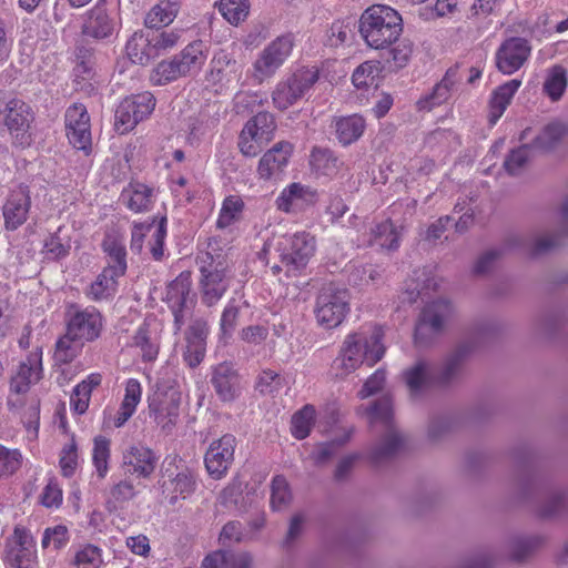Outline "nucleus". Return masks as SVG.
I'll return each instance as SVG.
<instances>
[{
    "label": "nucleus",
    "instance_id": "nucleus-1",
    "mask_svg": "<svg viewBox=\"0 0 568 568\" xmlns=\"http://www.w3.org/2000/svg\"><path fill=\"white\" fill-rule=\"evenodd\" d=\"M384 332L378 326L363 327L348 334L333 362L337 376L345 377L362 364L375 365L385 354L383 344Z\"/></svg>",
    "mask_w": 568,
    "mask_h": 568
},
{
    "label": "nucleus",
    "instance_id": "nucleus-2",
    "mask_svg": "<svg viewBox=\"0 0 568 568\" xmlns=\"http://www.w3.org/2000/svg\"><path fill=\"white\" fill-rule=\"evenodd\" d=\"M316 251V240L306 232H298L292 235H284L277 239L276 243H265L261 255L277 257L280 264L271 266L273 274L285 270L288 276L297 275L306 267Z\"/></svg>",
    "mask_w": 568,
    "mask_h": 568
},
{
    "label": "nucleus",
    "instance_id": "nucleus-3",
    "mask_svg": "<svg viewBox=\"0 0 568 568\" xmlns=\"http://www.w3.org/2000/svg\"><path fill=\"white\" fill-rule=\"evenodd\" d=\"M359 33L373 49H384L394 43L403 32L400 14L386 4L367 8L359 18Z\"/></svg>",
    "mask_w": 568,
    "mask_h": 568
},
{
    "label": "nucleus",
    "instance_id": "nucleus-4",
    "mask_svg": "<svg viewBox=\"0 0 568 568\" xmlns=\"http://www.w3.org/2000/svg\"><path fill=\"white\" fill-rule=\"evenodd\" d=\"M372 427L381 425L385 434L372 448L369 458L373 463H383L395 456L404 445V438L393 424V408L390 398H379L367 412Z\"/></svg>",
    "mask_w": 568,
    "mask_h": 568
},
{
    "label": "nucleus",
    "instance_id": "nucleus-5",
    "mask_svg": "<svg viewBox=\"0 0 568 568\" xmlns=\"http://www.w3.org/2000/svg\"><path fill=\"white\" fill-rule=\"evenodd\" d=\"M320 79L316 67H302L278 81L272 92L276 109L285 111L302 100Z\"/></svg>",
    "mask_w": 568,
    "mask_h": 568
},
{
    "label": "nucleus",
    "instance_id": "nucleus-6",
    "mask_svg": "<svg viewBox=\"0 0 568 568\" xmlns=\"http://www.w3.org/2000/svg\"><path fill=\"white\" fill-rule=\"evenodd\" d=\"M349 311L347 290L328 283L321 287L316 297L315 316L317 323L326 328L337 327Z\"/></svg>",
    "mask_w": 568,
    "mask_h": 568
},
{
    "label": "nucleus",
    "instance_id": "nucleus-7",
    "mask_svg": "<svg viewBox=\"0 0 568 568\" xmlns=\"http://www.w3.org/2000/svg\"><path fill=\"white\" fill-rule=\"evenodd\" d=\"M294 42L292 33L278 36L271 41L253 62V78L258 83L271 79L291 55Z\"/></svg>",
    "mask_w": 568,
    "mask_h": 568
},
{
    "label": "nucleus",
    "instance_id": "nucleus-8",
    "mask_svg": "<svg viewBox=\"0 0 568 568\" xmlns=\"http://www.w3.org/2000/svg\"><path fill=\"white\" fill-rule=\"evenodd\" d=\"M155 102L154 95L148 91L123 99L115 109V130L120 134L133 130L153 112Z\"/></svg>",
    "mask_w": 568,
    "mask_h": 568
},
{
    "label": "nucleus",
    "instance_id": "nucleus-9",
    "mask_svg": "<svg viewBox=\"0 0 568 568\" xmlns=\"http://www.w3.org/2000/svg\"><path fill=\"white\" fill-rule=\"evenodd\" d=\"M452 305L446 300L428 304L422 312L415 328V344L426 346L443 329L445 321L452 314Z\"/></svg>",
    "mask_w": 568,
    "mask_h": 568
},
{
    "label": "nucleus",
    "instance_id": "nucleus-10",
    "mask_svg": "<svg viewBox=\"0 0 568 568\" xmlns=\"http://www.w3.org/2000/svg\"><path fill=\"white\" fill-rule=\"evenodd\" d=\"M102 328L103 317L93 306H72L68 312L67 329L70 336L77 337L80 343L95 341L100 337Z\"/></svg>",
    "mask_w": 568,
    "mask_h": 568
},
{
    "label": "nucleus",
    "instance_id": "nucleus-11",
    "mask_svg": "<svg viewBox=\"0 0 568 568\" xmlns=\"http://www.w3.org/2000/svg\"><path fill=\"white\" fill-rule=\"evenodd\" d=\"M531 43L520 37L505 39L495 53V63L503 74L510 75L517 72L531 55Z\"/></svg>",
    "mask_w": 568,
    "mask_h": 568
},
{
    "label": "nucleus",
    "instance_id": "nucleus-12",
    "mask_svg": "<svg viewBox=\"0 0 568 568\" xmlns=\"http://www.w3.org/2000/svg\"><path fill=\"white\" fill-rule=\"evenodd\" d=\"M235 448L236 438L231 434H225L209 445L204 455V465L210 477L222 479L226 476L234 462Z\"/></svg>",
    "mask_w": 568,
    "mask_h": 568
},
{
    "label": "nucleus",
    "instance_id": "nucleus-13",
    "mask_svg": "<svg viewBox=\"0 0 568 568\" xmlns=\"http://www.w3.org/2000/svg\"><path fill=\"white\" fill-rule=\"evenodd\" d=\"M151 234L149 248L155 261H161L164 256V240L166 237V217L163 216L155 225V220L145 223H134L131 231V251L140 254L143 250V243L146 235Z\"/></svg>",
    "mask_w": 568,
    "mask_h": 568
},
{
    "label": "nucleus",
    "instance_id": "nucleus-14",
    "mask_svg": "<svg viewBox=\"0 0 568 568\" xmlns=\"http://www.w3.org/2000/svg\"><path fill=\"white\" fill-rule=\"evenodd\" d=\"M210 384L223 403H232L241 396V376L232 362L213 365L210 369Z\"/></svg>",
    "mask_w": 568,
    "mask_h": 568
},
{
    "label": "nucleus",
    "instance_id": "nucleus-15",
    "mask_svg": "<svg viewBox=\"0 0 568 568\" xmlns=\"http://www.w3.org/2000/svg\"><path fill=\"white\" fill-rule=\"evenodd\" d=\"M65 131L70 144L77 150L91 149L90 116L81 103L70 105L65 112Z\"/></svg>",
    "mask_w": 568,
    "mask_h": 568
},
{
    "label": "nucleus",
    "instance_id": "nucleus-16",
    "mask_svg": "<svg viewBox=\"0 0 568 568\" xmlns=\"http://www.w3.org/2000/svg\"><path fill=\"white\" fill-rule=\"evenodd\" d=\"M31 207L30 190L27 185L12 189L3 204L2 214L8 230H17L28 219Z\"/></svg>",
    "mask_w": 568,
    "mask_h": 568
},
{
    "label": "nucleus",
    "instance_id": "nucleus-17",
    "mask_svg": "<svg viewBox=\"0 0 568 568\" xmlns=\"http://www.w3.org/2000/svg\"><path fill=\"white\" fill-rule=\"evenodd\" d=\"M118 30L116 20L111 17L105 3L98 2L87 14L82 26L84 36L95 40H110Z\"/></svg>",
    "mask_w": 568,
    "mask_h": 568
},
{
    "label": "nucleus",
    "instance_id": "nucleus-18",
    "mask_svg": "<svg viewBox=\"0 0 568 568\" xmlns=\"http://www.w3.org/2000/svg\"><path fill=\"white\" fill-rule=\"evenodd\" d=\"M317 200L315 190L307 185L294 182L283 189L275 204L277 210L296 214L312 206Z\"/></svg>",
    "mask_w": 568,
    "mask_h": 568
},
{
    "label": "nucleus",
    "instance_id": "nucleus-19",
    "mask_svg": "<svg viewBox=\"0 0 568 568\" xmlns=\"http://www.w3.org/2000/svg\"><path fill=\"white\" fill-rule=\"evenodd\" d=\"M209 325L204 320H195L185 333L186 346L183 353V359L191 368L197 367L206 354V338L209 336Z\"/></svg>",
    "mask_w": 568,
    "mask_h": 568
},
{
    "label": "nucleus",
    "instance_id": "nucleus-20",
    "mask_svg": "<svg viewBox=\"0 0 568 568\" xmlns=\"http://www.w3.org/2000/svg\"><path fill=\"white\" fill-rule=\"evenodd\" d=\"M9 556L12 565L17 568H30V566H37L34 540L30 531L26 528H14Z\"/></svg>",
    "mask_w": 568,
    "mask_h": 568
},
{
    "label": "nucleus",
    "instance_id": "nucleus-21",
    "mask_svg": "<svg viewBox=\"0 0 568 568\" xmlns=\"http://www.w3.org/2000/svg\"><path fill=\"white\" fill-rule=\"evenodd\" d=\"M181 395L172 390L166 393L163 398L150 403V410L153 414L154 422L165 433H171L180 415Z\"/></svg>",
    "mask_w": 568,
    "mask_h": 568
},
{
    "label": "nucleus",
    "instance_id": "nucleus-22",
    "mask_svg": "<svg viewBox=\"0 0 568 568\" xmlns=\"http://www.w3.org/2000/svg\"><path fill=\"white\" fill-rule=\"evenodd\" d=\"M292 152L291 143L284 141L276 143L261 158L257 166L258 176L264 180L277 176L287 165Z\"/></svg>",
    "mask_w": 568,
    "mask_h": 568
},
{
    "label": "nucleus",
    "instance_id": "nucleus-23",
    "mask_svg": "<svg viewBox=\"0 0 568 568\" xmlns=\"http://www.w3.org/2000/svg\"><path fill=\"white\" fill-rule=\"evenodd\" d=\"M191 285V274L183 272L166 287L165 301L179 326L182 324V311L190 298Z\"/></svg>",
    "mask_w": 568,
    "mask_h": 568
},
{
    "label": "nucleus",
    "instance_id": "nucleus-24",
    "mask_svg": "<svg viewBox=\"0 0 568 568\" xmlns=\"http://www.w3.org/2000/svg\"><path fill=\"white\" fill-rule=\"evenodd\" d=\"M242 73L243 65L229 53L221 50L211 60V69L207 79L213 83H230L232 81H240Z\"/></svg>",
    "mask_w": 568,
    "mask_h": 568
},
{
    "label": "nucleus",
    "instance_id": "nucleus-25",
    "mask_svg": "<svg viewBox=\"0 0 568 568\" xmlns=\"http://www.w3.org/2000/svg\"><path fill=\"white\" fill-rule=\"evenodd\" d=\"M156 458L153 452L144 446H132L123 455L126 473L146 478L155 469Z\"/></svg>",
    "mask_w": 568,
    "mask_h": 568
},
{
    "label": "nucleus",
    "instance_id": "nucleus-26",
    "mask_svg": "<svg viewBox=\"0 0 568 568\" xmlns=\"http://www.w3.org/2000/svg\"><path fill=\"white\" fill-rule=\"evenodd\" d=\"M42 373V352L36 351L28 355L27 359L21 362L17 374L11 378V388L17 392H28L31 384L41 378Z\"/></svg>",
    "mask_w": 568,
    "mask_h": 568
},
{
    "label": "nucleus",
    "instance_id": "nucleus-27",
    "mask_svg": "<svg viewBox=\"0 0 568 568\" xmlns=\"http://www.w3.org/2000/svg\"><path fill=\"white\" fill-rule=\"evenodd\" d=\"M112 268L104 267L95 280L85 288V296L92 302L111 300L118 291V281L122 277Z\"/></svg>",
    "mask_w": 568,
    "mask_h": 568
},
{
    "label": "nucleus",
    "instance_id": "nucleus-28",
    "mask_svg": "<svg viewBox=\"0 0 568 568\" xmlns=\"http://www.w3.org/2000/svg\"><path fill=\"white\" fill-rule=\"evenodd\" d=\"M184 77L196 74L207 59V47L197 40L187 44L179 54L174 55Z\"/></svg>",
    "mask_w": 568,
    "mask_h": 568
},
{
    "label": "nucleus",
    "instance_id": "nucleus-29",
    "mask_svg": "<svg viewBox=\"0 0 568 568\" xmlns=\"http://www.w3.org/2000/svg\"><path fill=\"white\" fill-rule=\"evenodd\" d=\"M120 199L134 213L148 212L153 204V189L139 182L130 183Z\"/></svg>",
    "mask_w": 568,
    "mask_h": 568
},
{
    "label": "nucleus",
    "instance_id": "nucleus-30",
    "mask_svg": "<svg viewBox=\"0 0 568 568\" xmlns=\"http://www.w3.org/2000/svg\"><path fill=\"white\" fill-rule=\"evenodd\" d=\"M365 129V119L358 114L341 116L334 121L335 136L343 146H348L359 140Z\"/></svg>",
    "mask_w": 568,
    "mask_h": 568
},
{
    "label": "nucleus",
    "instance_id": "nucleus-31",
    "mask_svg": "<svg viewBox=\"0 0 568 568\" xmlns=\"http://www.w3.org/2000/svg\"><path fill=\"white\" fill-rule=\"evenodd\" d=\"M125 50L129 59L136 64L144 65L156 58L151 34H144L142 31L132 34L126 42Z\"/></svg>",
    "mask_w": 568,
    "mask_h": 568
},
{
    "label": "nucleus",
    "instance_id": "nucleus-32",
    "mask_svg": "<svg viewBox=\"0 0 568 568\" xmlns=\"http://www.w3.org/2000/svg\"><path fill=\"white\" fill-rule=\"evenodd\" d=\"M253 558L247 552L214 551L207 555L201 568H251Z\"/></svg>",
    "mask_w": 568,
    "mask_h": 568
},
{
    "label": "nucleus",
    "instance_id": "nucleus-33",
    "mask_svg": "<svg viewBox=\"0 0 568 568\" xmlns=\"http://www.w3.org/2000/svg\"><path fill=\"white\" fill-rule=\"evenodd\" d=\"M521 85V81L518 79H513L507 81L506 83L499 85L491 95L490 99V112H489V122L495 124L500 116L504 114L505 110L509 105L513 97L518 91Z\"/></svg>",
    "mask_w": 568,
    "mask_h": 568
},
{
    "label": "nucleus",
    "instance_id": "nucleus-34",
    "mask_svg": "<svg viewBox=\"0 0 568 568\" xmlns=\"http://www.w3.org/2000/svg\"><path fill=\"white\" fill-rule=\"evenodd\" d=\"M4 124L11 133H24L30 124V108L21 100L12 99L6 105Z\"/></svg>",
    "mask_w": 568,
    "mask_h": 568
},
{
    "label": "nucleus",
    "instance_id": "nucleus-35",
    "mask_svg": "<svg viewBox=\"0 0 568 568\" xmlns=\"http://www.w3.org/2000/svg\"><path fill=\"white\" fill-rule=\"evenodd\" d=\"M456 80L457 68L448 69L443 80L434 87L432 93L418 101L419 109L430 111L433 108L446 102L450 97V91Z\"/></svg>",
    "mask_w": 568,
    "mask_h": 568
},
{
    "label": "nucleus",
    "instance_id": "nucleus-36",
    "mask_svg": "<svg viewBox=\"0 0 568 568\" xmlns=\"http://www.w3.org/2000/svg\"><path fill=\"white\" fill-rule=\"evenodd\" d=\"M142 386L135 378H130L125 383V393L120 409L114 418V426H123L135 413L136 406L141 400Z\"/></svg>",
    "mask_w": 568,
    "mask_h": 568
},
{
    "label": "nucleus",
    "instance_id": "nucleus-37",
    "mask_svg": "<svg viewBox=\"0 0 568 568\" xmlns=\"http://www.w3.org/2000/svg\"><path fill=\"white\" fill-rule=\"evenodd\" d=\"M400 235V230L390 220H385L372 229L369 244L395 251L399 247Z\"/></svg>",
    "mask_w": 568,
    "mask_h": 568
},
{
    "label": "nucleus",
    "instance_id": "nucleus-38",
    "mask_svg": "<svg viewBox=\"0 0 568 568\" xmlns=\"http://www.w3.org/2000/svg\"><path fill=\"white\" fill-rule=\"evenodd\" d=\"M178 3L172 0H160L146 13L144 24L150 29H159L168 26L175 19L178 14Z\"/></svg>",
    "mask_w": 568,
    "mask_h": 568
},
{
    "label": "nucleus",
    "instance_id": "nucleus-39",
    "mask_svg": "<svg viewBox=\"0 0 568 568\" xmlns=\"http://www.w3.org/2000/svg\"><path fill=\"white\" fill-rule=\"evenodd\" d=\"M101 374L92 373L73 388L70 403L78 414L85 413L89 407L91 393L101 384Z\"/></svg>",
    "mask_w": 568,
    "mask_h": 568
},
{
    "label": "nucleus",
    "instance_id": "nucleus-40",
    "mask_svg": "<svg viewBox=\"0 0 568 568\" xmlns=\"http://www.w3.org/2000/svg\"><path fill=\"white\" fill-rule=\"evenodd\" d=\"M230 285L229 278H222L215 274H202L201 293L202 302L206 306H213L225 294Z\"/></svg>",
    "mask_w": 568,
    "mask_h": 568
},
{
    "label": "nucleus",
    "instance_id": "nucleus-41",
    "mask_svg": "<svg viewBox=\"0 0 568 568\" xmlns=\"http://www.w3.org/2000/svg\"><path fill=\"white\" fill-rule=\"evenodd\" d=\"M133 345L140 349L142 359L152 362L159 354V341L156 333L151 331L148 324H142L133 336Z\"/></svg>",
    "mask_w": 568,
    "mask_h": 568
},
{
    "label": "nucleus",
    "instance_id": "nucleus-42",
    "mask_svg": "<svg viewBox=\"0 0 568 568\" xmlns=\"http://www.w3.org/2000/svg\"><path fill=\"white\" fill-rule=\"evenodd\" d=\"M219 109L216 103L202 109L197 118L191 123L190 133L199 139L215 129L220 121Z\"/></svg>",
    "mask_w": 568,
    "mask_h": 568
},
{
    "label": "nucleus",
    "instance_id": "nucleus-43",
    "mask_svg": "<svg viewBox=\"0 0 568 568\" xmlns=\"http://www.w3.org/2000/svg\"><path fill=\"white\" fill-rule=\"evenodd\" d=\"M568 508V497L564 489H555L547 494L545 500L538 508V514L544 518L561 516Z\"/></svg>",
    "mask_w": 568,
    "mask_h": 568
},
{
    "label": "nucleus",
    "instance_id": "nucleus-44",
    "mask_svg": "<svg viewBox=\"0 0 568 568\" xmlns=\"http://www.w3.org/2000/svg\"><path fill=\"white\" fill-rule=\"evenodd\" d=\"M245 133H254L261 140L270 142L276 129L273 114L270 112H260L245 124Z\"/></svg>",
    "mask_w": 568,
    "mask_h": 568
},
{
    "label": "nucleus",
    "instance_id": "nucleus-45",
    "mask_svg": "<svg viewBox=\"0 0 568 568\" xmlns=\"http://www.w3.org/2000/svg\"><path fill=\"white\" fill-rule=\"evenodd\" d=\"M138 495L133 483L129 479L120 480L110 489L106 499V508L112 511L121 508L125 503L132 500Z\"/></svg>",
    "mask_w": 568,
    "mask_h": 568
},
{
    "label": "nucleus",
    "instance_id": "nucleus-46",
    "mask_svg": "<svg viewBox=\"0 0 568 568\" xmlns=\"http://www.w3.org/2000/svg\"><path fill=\"white\" fill-rule=\"evenodd\" d=\"M315 415L314 406L305 405L292 416L291 430L296 439H304L310 435Z\"/></svg>",
    "mask_w": 568,
    "mask_h": 568
},
{
    "label": "nucleus",
    "instance_id": "nucleus-47",
    "mask_svg": "<svg viewBox=\"0 0 568 568\" xmlns=\"http://www.w3.org/2000/svg\"><path fill=\"white\" fill-rule=\"evenodd\" d=\"M567 87L566 70L561 65H555L547 72L544 91L552 100L558 101Z\"/></svg>",
    "mask_w": 568,
    "mask_h": 568
},
{
    "label": "nucleus",
    "instance_id": "nucleus-48",
    "mask_svg": "<svg viewBox=\"0 0 568 568\" xmlns=\"http://www.w3.org/2000/svg\"><path fill=\"white\" fill-rule=\"evenodd\" d=\"M102 554L100 547L85 544L75 550L72 564L75 568H101L103 565Z\"/></svg>",
    "mask_w": 568,
    "mask_h": 568
},
{
    "label": "nucleus",
    "instance_id": "nucleus-49",
    "mask_svg": "<svg viewBox=\"0 0 568 568\" xmlns=\"http://www.w3.org/2000/svg\"><path fill=\"white\" fill-rule=\"evenodd\" d=\"M311 165L324 175H334L343 162L329 150H314L311 154Z\"/></svg>",
    "mask_w": 568,
    "mask_h": 568
},
{
    "label": "nucleus",
    "instance_id": "nucleus-50",
    "mask_svg": "<svg viewBox=\"0 0 568 568\" xmlns=\"http://www.w3.org/2000/svg\"><path fill=\"white\" fill-rule=\"evenodd\" d=\"M180 67L175 57L161 61L152 71L151 82L155 85H164L184 77Z\"/></svg>",
    "mask_w": 568,
    "mask_h": 568
},
{
    "label": "nucleus",
    "instance_id": "nucleus-51",
    "mask_svg": "<svg viewBox=\"0 0 568 568\" xmlns=\"http://www.w3.org/2000/svg\"><path fill=\"white\" fill-rule=\"evenodd\" d=\"M219 11L231 24H239L244 21L250 12L248 0H221Z\"/></svg>",
    "mask_w": 568,
    "mask_h": 568
},
{
    "label": "nucleus",
    "instance_id": "nucleus-52",
    "mask_svg": "<svg viewBox=\"0 0 568 568\" xmlns=\"http://www.w3.org/2000/svg\"><path fill=\"white\" fill-rule=\"evenodd\" d=\"M83 344L77 337L70 336L67 329L65 334L55 344V361L63 364L72 362L80 353Z\"/></svg>",
    "mask_w": 568,
    "mask_h": 568
},
{
    "label": "nucleus",
    "instance_id": "nucleus-53",
    "mask_svg": "<svg viewBox=\"0 0 568 568\" xmlns=\"http://www.w3.org/2000/svg\"><path fill=\"white\" fill-rule=\"evenodd\" d=\"M243 206L244 203L240 196H227L222 203V207L220 210V214L216 221V226L219 229H225L230 226L239 219L243 210Z\"/></svg>",
    "mask_w": 568,
    "mask_h": 568
},
{
    "label": "nucleus",
    "instance_id": "nucleus-54",
    "mask_svg": "<svg viewBox=\"0 0 568 568\" xmlns=\"http://www.w3.org/2000/svg\"><path fill=\"white\" fill-rule=\"evenodd\" d=\"M292 500V494L284 476L277 475L272 479L271 507L273 510L286 508Z\"/></svg>",
    "mask_w": 568,
    "mask_h": 568
},
{
    "label": "nucleus",
    "instance_id": "nucleus-55",
    "mask_svg": "<svg viewBox=\"0 0 568 568\" xmlns=\"http://www.w3.org/2000/svg\"><path fill=\"white\" fill-rule=\"evenodd\" d=\"M110 458V440L105 437L98 436L94 438L92 450V460L97 474L100 478H104L109 470Z\"/></svg>",
    "mask_w": 568,
    "mask_h": 568
},
{
    "label": "nucleus",
    "instance_id": "nucleus-56",
    "mask_svg": "<svg viewBox=\"0 0 568 568\" xmlns=\"http://www.w3.org/2000/svg\"><path fill=\"white\" fill-rule=\"evenodd\" d=\"M70 539L69 530L64 525L48 527L43 531L41 547L58 551L64 548Z\"/></svg>",
    "mask_w": 568,
    "mask_h": 568
},
{
    "label": "nucleus",
    "instance_id": "nucleus-57",
    "mask_svg": "<svg viewBox=\"0 0 568 568\" xmlns=\"http://www.w3.org/2000/svg\"><path fill=\"white\" fill-rule=\"evenodd\" d=\"M201 274H217L222 278L230 280V264L223 254L213 255L212 252H205L201 257Z\"/></svg>",
    "mask_w": 568,
    "mask_h": 568
},
{
    "label": "nucleus",
    "instance_id": "nucleus-58",
    "mask_svg": "<svg viewBox=\"0 0 568 568\" xmlns=\"http://www.w3.org/2000/svg\"><path fill=\"white\" fill-rule=\"evenodd\" d=\"M62 227L44 241V254L49 260L64 258L71 248L70 241L61 236Z\"/></svg>",
    "mask_w": 568,
    "mask_h": 568
},
{
    "label": "nucleus",
    "instance_id": "nucleus-59",
    "mask_svg": "<svg viewBox=\"0 0 568 568\" xmlns=\"http://www.w3.org/2000/svg\"><path fill=\"white\" fill-rule=\"evenodd\" d=\"M21 465L22 454L20 450L0 444V479L13 475Z\"/></svg>",
    "mask_w": 568,
    "mask_h": 568
},
{
    "label": "nucleus",
    "instance_id": "nucleus-60",
    "mask_svg": "<svg viewBox=\"0 0 568 568\" xmlns=\"http://www.w3.org/2000/svg\"><path fill=\"white\" fill-rule=\"evenodd\" d=\"M379 71L378 62L366 61L355 69L352 75V82L356 88L376 87L375 80Z\"/></svg>",
    "mask_w": 568,
    "mask_h": 568
},
{
    "label": "nucleus",
    "instance_id": "nucleus-61",
    "mask_svg": "<svg viewBox=\"0 0 568 568\" xmlns=\"http://www.w3.org/2000/svg\"><path fill=\"white\" fill-rule=\"evenodd\" d=\"M405 382L412 394H417L428 382V365L420 361L404 373Z\"/></svg>",
    "mask_w": 568,
    "mask_h": 568
},
{
    "label": "nucleus",
    "instance_id": "nucleus-62",
    "mask_svg": "<svg viewBox=\"0 0 568 568\" xmlns=\"http://www.w3.org/2000/svg\"><path fill=\"white\" fill-rule=\"evenodd\" d=\"M79 464L78 456V447L72 438L69 443H67L60 453L59 465L61 469V474L64 477H71L74 475L77 467Z\"/></svg>",
    "mask_w": 568,
    "mask_h": 568
},
{
    "label": "nucleus",
    "instance_id": "nucleus-63",
    "mask_svg": "<svg viewBox=\"0 0 568 568\" xmlns=\"http://www.w3.org/2000/svg\"><path fill=\"white\" fill-rule=\"evenodd\" d=\"M566 133V126L560 122L549 123L542 132L536 138L535 143L537 146L550 150L552 149Z\"/></svg>",
    "mask_w": 568,
    "mask_h": 568
},
{
    "label": "nucleus",
    "instance_id": "nucleus-64",
    "mask_svg": "<svg viewBox=\"0 0 568 568\" xmlns=\"http://www.w3.org/2000/svg\"><path fill=\"white\" fill-rule=\"evenodd\" d=\"M150 34L155 54L159 57L163 52L173 49L179 44L182 37V30L174 29L170 31L152 32Z\"/></svg>",
    "mask_w": 568,
    "mask_h": 568
}]
</instances>
